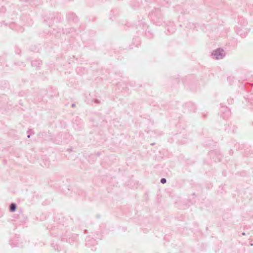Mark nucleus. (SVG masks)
<instances>
[{
  "label": "nucleus",
  "mask_w": 253,
  "mask_h": 253,
  "mask_svg": "<svg viewBox=\"0 0 253 253\" xmlns=\"http://www.w3.org/2000/svg\"><path fill=\"white\" fill-rule=\"evenodd\" d=\"M212 55L216 59H220L223 56V51L221 49H217L213 51Z\"/></svg>",
  "instance_id": "1"
},
{
  "label": "nucleus",
  "mask_w": 253,
  "mask_h": 253,
  "mask_svg": "<svg viewBox=\"0 0 253 253\" xmlns=\"http://www.w3.org/2000/svg\"><path fill=\"white\" fill-rule=\"evenodd\" d=\"M16 210V205L15 204H12L10 207V210L11 211H14Z\"/></svg>",
  "instance_id": "2"
},
{
  "label": "nucleus",
  "mask_w": 253,
  "mask_h": 253,
  "mask_svg": "<svg viewBox=\"0 0 253 253\" xmlns=\"http://www.w3.org/2000/svg\"><path fill=\"white\" fill-rule=\"evenodd\" d=\"M161 182L162 183L164 184V183H165L166 182V179L165 178H162L161 180Z\"/></svg>",
  "instance_id": "3"
}]
</instances>
